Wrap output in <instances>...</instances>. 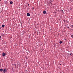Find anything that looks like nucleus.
Returning a JSON list of instances; mask_svg holds the SVG:
<instances>
[{"instance_id":"obj_1","label":"nucleus","mask_w":73,"mask_h":73,"mask_svg":"<svg viewBox=\"0 0 73 73\" xmlns=\"http://www.w3.org/2000/svg\"><path fill=\"white\" fill-rule=\"evenodd\" d=\"M5 55H6V53L3 52L2 54V56L3 57H5Z\"/></svg>"},{"instance_id":"obj_4","label":"nucleus","mask_w":73,"mask_h":73,"mask_svg":"<svg viewBox=\"0 0 73 73\" xmlns=\"http://www.w3.org/2000/svg\"><path fill=\"white\" fill-rule=\"evenodd\" d=\"M27 15L28 16H30V14H29V13H27Z\"/></svg>"},{"instance_id":"obj_8","label":"nucleus","mask_w":73,"mask_h":73,"mask_svg":"<svg viewBox=\"0 0 73 73\" xmlns=\"http://www.w3.org/2000/svg\"><path fill=\"white\" fill-rule=\"evenodd\" d=\"M3 69L2 68H1V69H0V72H2L3 71Z\"/></svg>"},{"instance_id":"obj_7","label":"nucleus","mask_w":73,"mask_h":73,"mask_svg":"<svg viewBox=\"0 0 73 73\" xmlns=\"http://www.w3.org/2000/svg\"><path fill=\"white\" fill-rule=\"evenodd\" d=\"M1 36H3V37L4 36V34L2 33L1 34Z\"/></svg>"},{"instance_id":"obj_19","label":"nucleus","mask_w":73,"mask_h":73,"mask_svg":"<svg viewBox=\"0 0 73 73\" xmlns=\"http://www.w3.org/2000/svg\"><path fill=\"white\" fill-rule=\"evenodd\" d=\"M1 0H0V1H1Z\"/></svg>"},{"instance_id":"obj_15","label":"nucleus","mask_w":73,"mask_h":73,"mask_svg":"<svg viewBox=\"0 0 73 73\" xmlns=\"http://www.w3.org/2000/svg\"><path fill=\"white\" fill-rule=\"evenodd\" d=\"M32 9H34V7H33V8H32Z\"/></svg>"},{"instance_id":"obj_6","label":"nucleus","mask_w":73,"mask_h":73,"mask_svg":"<svg viewBox=\"0 0 73 73\" xmlns=\"http://www.w3.org/2000/svg\"><path fill=\"white\" fill-rule=\"evenodd\" d=\"M10 4H13V2L12 1H10Z\"/></svg>"},{"instance_id":"obj_12","label":"nucleus","mask_w":73,"mask_h":73,"mask_svg":"<svg viewBox=\"0 0 73 73\" xmlns=\"http://www.w3.org/2000/svg\"><path fill=\"white\" fill-rule=\"evenodd\" d=\"M66 28H68V29H69V27H67Z\"/></svg>"},{"instance_id":"obj_18","label":"nucleus","mask_w":73,"mask_h":73,"mask_svg":"<svg viewBox=\"0 0 73 73\" xmlns=\"http://www.w3.org/2000/svg\"><path fill=\"white\" fill-rule=\"evenodd\" d=\"M70 10H72V9H70Z\"/></svg>"},{"instance_id":"obj_2","label":"nucleus","mask_w":73,"mask_h":73,"mask_svg":"<svg viewBox=\"0 0 73 73\" xmlns=\"http://www.w3.org/2000/svg\"><path fill=\"white\" fill-rule=\"evenodd\" d=\"M43 13L44 14V15L46 14V11H43Z\"/></svg>"},{"instance_id":"obj_10","label":"nucleus","mask_w":73,"mask_h":73,"mask_svg":"<svg viewBox=\"0 0 73 73\" xmlns=\"http://www.w3.org/2000/svg\"><path fill=\"white\" fill-rule=\"evenodd\" d=\"M71 37H72V38H73V35H72L71 36Z\"/></svg>"},{"instance_id":"obj_9","label":"nucleus","mask_w":73,"mask_h":73,"mask_svg":"<svg viewBox=\"0 0 73 73\" xmlns=\"http://www.w3.org/2000/svg\"><path fill=\"white\" fill-rule=\"evenodd\" d=\"M59 43L60 44H62V41H60L59 42Z\"/></svg>"},{"instance_id":"obj_11","label":"nucleus","mask_w":73,"mask_h":73,"mask_svg":"<svg viewBox=\"0 0 73 73\" xmlns=\"http://www.w3.org/2000/svg\"><path fill=\"white\" fill-rule=\"evenodd\" d=\"M70 55H71V56H73V54H72V53H71L70 54Z\"/></svg>"},{"instance_id":"obj_5","label":"nucleus","mask_w":73,"mask_h":73,"mask_svg":"<svg viewBox=\"0 0 73 73\" xmlns=\"http://www.w3.org/2000/svg\"><path fill=\"white\" fill-rule=\"evenodd\" d=\"M4 27H5V25H2V28H4Z\"/></svg>"},{"instance_id":"obj_3","label":"nucleus","mask_w":73,"mask_h":73,"mask_svg":"<svg viewBox=\"0 0 73 73\" xmlns=\"http://www.w3.org/2000/svg\"><path fill=\"white\" fill-rule=\"evenodd\" d=\"M3 71L4 73H5V72H6V69H4L3 70Z\"/></svg>"},{"instance_id":"obj_17","label":"nucleus","mask_w":73,"mask_h":73,"mask_svg":"<svg viewBox=\"0 0 73 73\" xmlns=\"http://www.w3.org/2000/svg\"><path fill=\"white\" fill-rule=\"evenodd\" d=\"M1 29V27H0V29Z\"/></svg>"},{"instance_id":"obj_14","label":"nucleus","mask_w":73,"mask_h":73,"mask_svg":"<svg viewBox=\"0 0 73 73\" xmlns=\"http://www.w3.org/2000/svg\"><path fill=\"white\" fill-rule=\"evenodd\" d=\"M0 38H1V36H0Z\"/></svg>"},{"instance_id":"obj_16","label":"nucleus","mask_w":73,"mask_h":73,"mask_svg":"<svg viewBox=\"0 0 73 73\" xmlns=\"http://www.w3.org/2000/svg\"><path fill=\"white\" fill-rule=\"evenodd\" d=\"M27 5H28V7H29V4L28 3V4H27Z\"/></svg>"},{"instance_id":"obj_13","label":"nucleus","mask_w":73,"mask_h":73,"mask_svg":"<svg viewBox=\"0 0 73 73\" xmlns=\"http://www.w3.org/2000/svg\"><path fill=\"white\" fill-rule=\"evenodd\" d=\"M62 12H63V13H64V11H63V10H62Z\"/></svg>"}]
</instances>
